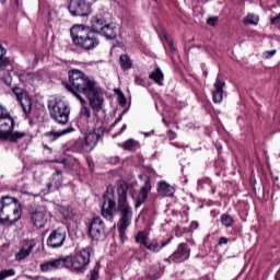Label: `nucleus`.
Instances as JSON below:
<instances>
[{
  "label": "nucleus",
  "instance_id": "1",
  "mask_svg": "<svg viewBox=\"0 0 280 280\" xmlns=\"http://www.w3.org/2000/svg\"><path fill=\"white\" fill-rule=\"evenodd\" d=\"M117 196L118 198L115 197V189L108 186L106 194L103 196L101 215L107 222H114L115 211L120 213L118 232L121 240H124L126 230L132 224V207L128 202V184L122 183L117 187Z\"/></svg>",
  "mask_w": 280,
  "mask_h": 280
},
{
  "label": "nucleus",
  "instance_id": "2",
  "mask_svg": "<svg viewBox=\"0 0 280 280\" xmlns=\"http://www.w3.org/2000/svg\"><path fill=\"white\" fill-rule=\"evenodd\" d=\"M68 75L70 82L69 86H71L75 93L86 95L91 108H93L95 113H100V110L104 108V95H102V89L97 82L91 80L80 70H71L68 72Z\"/></svg>",
  "mask_w": 280,
  "mask_h": 280
},
{
  "label": "nucleus",
  "instance_id": "3",
  "mask_svg": "<svg viewBox=\"0 0 280 280\" xmlns=\"http://www.w3.org/2000/svg\"><path fill=\"white\" fill-rule=\"evenodd\" d=\"M108 23L104 15H94L91 20V27L82 24H77L71 27L70 36L73 44L85 51H91L100 46V37L97 34ZM92 30V31H91Z\"/></svg>",
  "mask_w": 280,
  "mask_h": 280
},
{
  "label": "nucleus",
  "instance_id": "4",
  "mask_svg": "<svg viewBox=\"0 0 280 280\" xmlns=\"http://www.w3.org/2000/svg\"><path fill=\"white\" fill-rule=\"evenodd\" d=\"M21 220V203L19 199L11 196H3L0 199V222L1 224H14Z\"/></svg>",
  "mask_w": 280,
  "mask_h": 280
},
{
  "label": "nucleus",
  "instance_id": "5",
  "mask_svg": "<svg viewBox=\"0 0 280 280\" xmlns=\"http://www.w3.org/2000/svg\"><path fill=\"white\" fill-rule=\"evenodd\" d=\"M21 220V203L19 199L11 196H3L0 199V222L1 224H14Z\"/></svg>",
  "mask_w": 280,
  "mask_h": 280
},
{
  "label": "nucleus",
  "instance_id": "6",
  "mask_svg": "<svg viewBox=\"0 0 280 280\" xmlns=\"http://www.w3.org/2000/svg\"><path fill=\"white\" fill-rule=\"evenodd\" d=\"M92 253L93 249L91 247H85L75 255L63 257V268H68V270L78 272L79 275H84L86 268H89V264H91Z\"/></svg>",
  "mask_w": 280,
  "mask_h": 280
},
{
  "label": "nucleus",
  "instance_id": "7",
  "mask_svg": "<svg viewBox=\"0 0 280 280\" xmlns=\"http://www.w3.org/2000/svg\"><path fill=\"white\" fill-rule=\"evenodd\" d=\"M12 130H14V119L10 116L8 108L0 105V139L3 141H12L14 143L19 141V139L25 137V132H12Z\"/></svg>",
  "mask_w": 280,
  "mask_h": 280
},
{
  "label": "nucleus",
  "instance_id": "8",
  "mask_svg": "<svg viewBox=\"0 0 280 280\" xmlns=\"http://www.w3.org/2000/svg\"><path fill=\"white\" fill-rule=\"evenodd\" d=\"M48 109L51 119L61 126L69 124V115H71V107L62 98H52L48 102Z\"/></svg>",
  "mask_w": 280,
  "mask_h": 280
},
{
  "label": "nucleus",
  "instance_id": "9",
  "mask_svg": "<svg viewBox=\"0 0 280 280\" xmlns=\"http://www.w3.org/2000/svg\"><path fill=\"white\" fill-rule=\"evenodd\" d=\"M89 234L94 242H103L106 237V226L100 217H95L89 224Z\"/></svg>",
  "mask_w": 280,
  "mask_h": 280
},
{
  "label": "nucleus",
  "instance_id": "10",
  "mask_svg": "<svg viewBox=\"0 0 280 280\" xmlns=\"http://www.w3.org/2000/svg\"><path fill=\"white\" fill-rule=\"evenodd\" d=\"M67 242V228L55 229L48 236L46 244L49 248H62Z\"/></svg>",
  "mask_w": 280,
  "mask_h": 280
},
{
  "label": "nucleus",
  "instance_id": "11",
  "mask_svg": "<svg viewBox=\"0 0 280 280\" xmlns=\"http://www.w3.org/2000/svg\"><path fill=\"white\" fill-rule=\"evenodd\" d=\"M68 10L72 16H89L91 2L86 0H71Z\"/></svg>",
  "mask_w": 280,
  "mask_h": 280
},
{
  "label": "nucleus",
  "instance_id": "12",
  "mask_svg": "<svg viewBox=\"0 0 280 280\" xmlns=\"http://www.w3.org/2000/svg\"><path fill=\"white\" fill-rule=\"evenodd\" d=\"M139 178L143 185L140 188V192L136 201V209H139V207L148 200V195L152 191V178L148 175H139Z\"/></svg>",
  "mask_w": 280,
  "mask_h": 280
},
{
  "label": "nucleus",
  "instance_id": "13",
  "mask_svg": "<svg viewBox=\"0 0 280 280\" xmlns=\"http://www.w3.org/2000/svg\"><path fill=\"white\" fill-rule=\"evenodd\" d=\"M189 255H191V249L186 243H180L177 249L170 256V259H172L174 264H183V261L189 259Z\"/></svg>",
  "mask_w": 280,
  "mask_h": 280
},
{
  "label": "nucleus",
  "instance_id": "14",
  "mask_svg": "<svg viewBox=\"0 0 280 280\" xmlns=\"http://www.w3.org/2000/svg\"><path fill=\"white\" fill-rule=\"evenodd\" d=\"M13 93L16 96L18 102H20L25 115H30V113H32V98H30V95H27L21 88H14Z\"/></svg>",
  "mask_w": 280,
  "mask_h": 280
},
{
  "label": "nucleus",
  "instance_id": "15",
  "mask_svg": "<svg viewBox=\"0 0 280 280\" xmlns=\"http://www.w3.org/2000/svg\"><path fill=\"white\" fill-rule=\"evenodd\" d=\"M65 86L68 91H70V93H73L74 97H77L82 104L80 110V116L82 117V119H91V109L86 107V101L82 97V95L75 92V90H73L71 85H69V83H66Z\"/></svg>",
  "mask_w": 280,
  "mask_h": 280
},
{
  "label": "nucleus",
  "instance_id": "16",
  "mask_svg": "<svg viewBox=\"0 0 280 280\" xmlns=\"http://www.w3.org/2000/svg\"><path fill=\"white\" fill-rule=\"evenodd\" d=\"M98 34L107 40H115V38H117V35L119 34V28L117 27V24L107 22Z\"/></svg>",
  "mask_w": 280,
  "mask_h": 280
},
{
  "label": "nucleus",
  "instance_id": "17",
  "mask_svg": "<svg viewBox=\"0 0 280 280\" xmlns=\"http://www.w3.org/2000/svg\"><path fill=\"white\" fill-rule=\"evenodd\" d=\"M224 86H226V83L218 78L214 83V90L212 91V100L214 104H222V100H224Z\"/></svg>",
  "mask_w": 280,
  "mask_h": 280
},
{
  "label": "nucleus",
  "instance_id": "18",
  "mask_svg": "<svg viewBox=\"0 0 280 280\" xmlns=\"http://www.w3.org/2000/svg\"><path fill=\"white\" fill-rule=\"evenodd\" d=\"M97 141H100V136L95 132H90L84 137V140L81 144L83 152H91L95 145H97Z\"/></svg>",
  "mask_w": 280,
  "mask_h": 280
},
{
  "label": "nucleus",
  "instance_id": "19",
  "mask_svg": "<svg viewBox=\"0 0 280 280\" xmlns=\"http://www.w3.org/2000/svg\"><path fill=\"white\" fill-rule=\"evenodd\" d=\"M62 187V172L56 170L52 174V182L47 184V191L44 194H49L51 191H56Z\"/></svg>",
  "mask_w": 280,
  "mask_h": 280
},
{
  "label": "nucleus",
  "instance_id": "20",
  "mask_svg": "<svg viewBox=\"0 0 280 280\" xmlns=\"http://www.w3.org/2000/svg\"><path fill=\"white\" fill-rule=\"evenodd\" d=\"M65 268V258L60 257L40 265L42 272H47L49 270H58Z\"/></svg>",
  "mask_w": 280,
  "mask_h": 280
},
{
  "label": "nucleus",
  "instance_id": "21",
  "mask_svg": "<svg viewBox=\"0 0 280 280\" xmlns=\"http://www.w3.org/2000/svg\"><path fill=\"white\" fill-rule=\"evenodd\" d=\"M75 130L73 127H68L61 131H49L44 133L45 139L48 141H56V139H60V137H65V135H69V132H73Z\"/></svg>",
  "mask_w": 280,
  "mask_h": 280
},
{
  "label": "nucleus",
  "instance_id": "22",
  "mask_svg": "<svg viewBox=\"0 0 280 280\" xmlns=\"http://www.w3.org/2000/svg\"><path fill=\"white\" fill-rule=\"evenodd\" d=\"M172 242V240H167L164 242H159L156 240H153L151 243L147 244V249L150 250L151 253H161V250H163V248H165V246H167V244H170Z\"/></svg>",
  "mask_w": 280,
  "mask_h": 280
},
{
  "label": "nucleus",
  "instance_id": "23",
  "mask_svg": "<svg viewBox=\"0 0 280 280\" xmlns=\"http://www.w3.org/2000/svg\"><path fill=\"white\" fill-rule=\"evenodd\" d=\"M174 187L170 184H167V182H160L158 184V192L160 196H164V197H170V196H174Z\"/></svg>",
  "mask_w": 280,
  "mask_h": 280
},
{
  "label": "nucleus",
  "instance_id": "24",
  "mask_svg": "<svg viewBox=\"0 0 280 280\" xmlns=\"http://www.w3.org/2000/svg\"><path fill=\"white\" fill-rule=\"evenodd\" d=\"M34 250V244H30L27 247L21 248L15 255V261H23Z\"/></svg>",
  "mask_w": 280,
  "mask_h": 280
},
{
  "label": "nucleus",
  "instance_id": "25",
  "mask_svg": "<svg viewBox=\"0 0 280 280\" xmlns=\"http://www.w3.org/2000/svg\"><path fill=\"white\" fill-rule=\"evenodd\" d=\"M149 78L150 80H153L159 86H163V80L165 75L163 74V71H161V68H156L155 71L151 72Z\"/></svg>",
  "mask_w": 280,
  "mask_h": 280
},
{
  "label": "nucleus",
  "instance_id": "26",
  "mask_svg": "<svg viewBox=\"0 0 280 280\" xmlns=\"http://www.w3.org/2000/svg\"><path fill=\"white\" fill-rule=\"evenodd\" d=\"M119 148H122V150H127L129 152H133L139 148V142L135 139H129L122 143L119 144Z\"/></svg>",
  "mask_w": 280,
  "mask_h": 280
},
{
  "label": "nucleus",
  "instance_id": "27",
  "mask_svg": "<svg viewBox=\"0 0 280 280\" xmlns=\"http://www.w3.org/2000/svg\"><path fill=\"white\" fill-rule=\"evenodd\" d=\"M119 62L124 71L132 69V60H130V57H128V55H120Z\"/></svg>",
  "mask_w": 280,
  "mask_h": 280
},
{
  "label": "nucleus",
  "instance_id": "28",
  "mask_svg": "<svg viewBox=\"0 0 280 280\" xmlns=\"http://www.w3.org/2000/svg\"><path fill=\"white\" fill-rule=\"evenodd\" d=\"M136 243L142 244V246H148V234L144 231L139 232L136 235Z\"/></svg>",
  "mask_w": 280,
  "mask_h": 280
},
{
  "label": "nucleus",
  "instance_id": "29",
  "mask_svg": "<svg viewBox=\"0 0 280 280\" xmlns=\"http://www.w3.org/2000/svg\"><path fill=\"white\" fill-rule=\"evenodd\" d=\"M244 25H257L259 23V16L248 14L246 18L243 19Z\"/></svg>",
  "mask_w": 280,
  "mask_h": 280
},
{
  "label": "nucleus",
  "instance_id": "30",
  "mask_svg": "<svg viewBox=\"0 0 280 280\" xmlns=\"http://www.w3.org/2000/svg\"><path fill=\"white\" fill-rule=\"evenodd\" d=\"M37 228L43 229L47 224V217L44 212H36Z\"/></svg>",
  "mask_w": 280,
  "mask_h": 280
},
{
  "label": "nucleus",
  "instance_id": "31",
  "mask_svg": "<svg viewBox=\"0 0 280 280\" xmlns=\"http://www.w3.org/2000/svg\"><path fill=\"white\" fill-rule=\"evenodd\" d=\"M221 223L226 229L233 226V217H231V214H222L221 215Z\"/></svg>",
  "mask_w": 280,
  "mask_h": 280
},
{
  "label": "nucleus",
  "instance_id": "32",
  "mask_svg": "<svg viewBox=\"0 0 280 280\" xmlns=\"http://www.w3.org/2000/svg\"><path fill=\"white\" fill-rule=\"evenodd\" d=\"M61 213L66 220H71L73 218V208L67 206L61 209Z\"/></svg>",
  "mask_w": 280,
  "mask_h": 280
},
{
  "label": "nucleus",
  "instance_id": "33",
  "mask_svg": "<svg viewBox=\"0 0 280 280\" xmlns=\"http://www.w3.org/2000/svg\"><path fill=\"white\" fill-rule=\"evenodd\" d=\"M16 275V271L14 269H4L0 271V280H5L8 277H14Z\"/></svg>",
  "mask_w": 280,
  "mask_h": 280
},
{
  "label": "nucleus",
  "instance_id": "34",
  "mask_svg": "<svg viewBox=\"0 0 280 280\" xmlns=\"http://www.w3.org/2000/svg\"><path fill=\"white\" fill-rule=\"evenodd\" d=\"M21 82H34V73H22L20 75Z\"/></svg>",
  "mask_w": 280,
  "mask_h": 280
},
{
  "label": "nucleus",
  "instance_id": "35",
  "mask_svg": "<svg viewBox=\"0 0 280 280\" xmlns=\"http://www.w3.org/2000/svg\"><path fill=\"white\" fill-rule=\"evenodd\" d=\"M90 277L91 280L100 279V266L96 265L95 268L90 271Z\"/></svg>",
  "mask_w": 280,
  "mask_h": 280
},
{
  "label": "nucleus",
  "instance_id": "36",
  "mask_svg": "<svg viewBox=\"0 0 280 280\" xmlns=\"http://www.w3.org/2000/svg\"><path fill=\"white\" fill-rule=\"evenodd\" d=\"M10 65V58L0 57V69H3Z\"/></svg>",
  "mask_w": 280,
  "mask_h": 280
},
{
  "label": "nucleus",
  "instance_id": "37",
  "mask_svg": "<svg viewBox=\"0 0 280 280\" xmlns=\"http://www.w3.org/2000/svg\"><path fill=\"white\" fill-rule=\"evenodd\" d=\"M271 25H277L278 26V30H280V13L275 16V18H271Z\"/></svg>",
  "mask_w": 280,
  "mask_h": 280
},
{
  "label": "nucleus",
  "instance_id": "38",
  "mask_svg": "<svg viewBox=\"0 0 280 280\" xmlns=\"http://www.w3.org/2000/svg\"><path fill=\"white\" fill-rule=\"evenodd\" d=\"M215 23H218V16H211L207 20V24L211 25L212 27L215 26Z\"/></svg>",
  "mask_w": 280,
  "mask_h": 280
},
{
  "label": "nucleus",
  "instance_id": "39",
  "mask_svg": "<svg viewBox=\"0 0 280 280\" xmlns=\"http://www.w3.org/2000/svg\"><path fill=\"white\" fill-rule=\"evenodd\" d=\"M226 244H229V238H226V236H221V237L219 238L218 246H224V245H226Z\"/></svg>",
  "mask_w": 280,
  "mask_h": 280
},
{
  "label": "nucleus",
  "instance_id": "40",
  "mask_svg": "<svg viewBox=\"0 0 280 280\" xmlns=\"http://www.w3.org/2000/svg\"><path fill=\"white\" fill-rule=\"evenodd\" d=\"M167 137H168V139H170L171 141H174V139H176V132L170 130V131L167 132Z\"/></svg>",
  "mask_w": 280,
  "mask_h": 280
},
{
  "label": "nucleus",
  "instance_id": "41",
  "mask_svg": "<svg viewBox=\"0 0 280 280\" xmlns=\"http://www.w3.org/2000/svg\"><path fill=\"white\" fill-rule=\"evenodd\" d=\"M8 54V50L0 44V58H3Z\"/></svg>",
  "mask_w": 280,
  "mask_h": 280
},
{
  "label": "nucleus",
  "instance_id": "42",
  "mask_svg": "<svg viewBox=\"0 0 280 280\" xmlns=\"http://www.w3.org/2000/svg\"><path fill=\"white\" fill-rule=\"evenodd\" d=\"M136 84H139L140 86H144L145 82L140 77H136Z\"/></svg>",
  "mask_w": 280,
  "mask_h": 280
},
{
  "label": "nucleus",
  "instance_id": "43",
  "mask_svg": "<svg viewBox=\"0 0 280 280\" xmlns=\"http://www.w3.org/2000/svg\"><path fill=\"white\" fill-rule=\"evenodd\" d=\"M190 229H191V231H196V229H198V222L197 221H192L190 223Z\"/></svg>",
  "mask_w": 280,
  "mask_h": 280
},
{
  "label": "nucleus",
  "instance_id": "44",
  "mask_svg": "<svg viewBox=\"0 0 280 280\" xmlns=\"http://www.w3.org/2000/svg\"><path fill=\"white\" fill-rule=\"evenodd\" d=\"M167 43H168V46H170V49H172L173 51H174V43H172L171 40H167Z\"/></svg>",
  "mask_w": 280,
  "mask_h": 280
},
{
  "label": "nucleus",
  "instance_id": "45",
  "mask_svg": "<svg viewBox=\"0 0 280 280\" xmlns=\"http://www.w3.org/2000/svg\"><path fill=\"white\" fill-rule=\"evenodd\" d=\"M275 54H277V50L268 51L269 58H272V56H275Z\"/></svg>",
  "mask_w": 280,
  "mask_h": 280
},
{
  "label": "nucleus",
  "instance_id": "46",
  "mask_svg": "<svg viewBox=\"0 0 280 280\" xmlns=\"http://www.w3.org/2000/svg\"><path fill=\"white\" fill-rule=\"evenodd\" d=\"M128 128L127 125H122L121 129H120V132H124V130H126Z\"/></svg>",
  "mask_w": 280,
  "mask_h": 280
},
{
  "label": "nucleus",
  "instance_id": "47",
  "mask_svg": "<svg viewBox=\"0 0 280 280\" xmlns=\"http://www.w3.org/2000/svg\"><path fill=\"white\" fill-rule=\"evenodd\" d=\"M163 124H165V126H170V124H167V120L163 119Z\"/></svg>",
  "mask_w": 280,
  "mask_h": 280
},
{
  "label": "nucleus",
  "instance_id": "48",
  "mask_svg": "<svg viewBox=\"0 0 280 280\" xmlns=\"http://www.w3.org/2000/svg\"><path fill=\"white\" fill-rule=\"evenodd\" d=\"M164 261H168V262H171V261H172V259H170V257H168V258L164 259Z\"/></svg>",
  "mask_w": 280,
  "mask_h": 280
},
{
  "label": "nucleus",
  "instance_id": "49",
  "mask_svg": "<svg viewBox=\"0 0 280 280\" xmlns=\"http://www.w3.org/2000/svg\"><path fill=\"white\" fill-rule=\"evenodd\" d=\"M154 1V3H159V0H153Z\"/></svg>",
  "mask_w": 280,
  "mask_h": 280
},
{
  "label": "nucleus",
  "instance_id": "50",
  "mask_svg": "<svg viewBox=\"0 0 280 280\" xmlns=\"http://www.w3.org/2000/svg\"><path fill=\"white\" fill-rule=\"evenodd\" d=\"M44 148L49 149L47 145H44Z\"/></svg>",
  "mask_w": 280,
  "mask_h": 280
},
{
  "label": "nucleus",
  "instance_id": "51",
  "mask_svg": "<svg viewBox=\"0 0 280 280\" xmlns=\"http://www.w3.org/2000/svg\"><path fill=\"white\" fill-rule=\"evenodd\" d=\"M278 3H280V0H276Z\"/></svg>",
  "mask_w": 280,
  "mask_h": 280
}]
</instances>
